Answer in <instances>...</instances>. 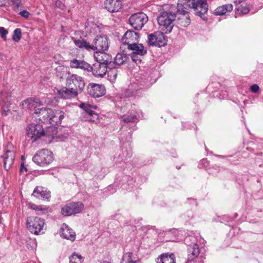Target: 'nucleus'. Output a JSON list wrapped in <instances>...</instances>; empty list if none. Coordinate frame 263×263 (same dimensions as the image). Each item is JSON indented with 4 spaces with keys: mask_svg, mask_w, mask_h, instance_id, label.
Here are the masks:
<instances>
[{
    "mask_svg": "<svg viewBox=\"0 0 263 263\" xmlns=\"http://www.w3.org/2000/svg\"><path fill=\"white\" fill-rule=\"evenodd\" d=\"M219 221L221 223H224L226 225L230 226L232 222V218L228 215H224L222 217L220 218Z\"/></svg>",
    "mask_w": 263,
    "mask_h": 263,
    "instance_id": "nucleus-41",
    "label": "nucleus"
},
{
    "mask_svg": "<svg viewBox=\"0 0 263 263\" xmlns=\"http://www.w3.org/2000/svg\"><path fill=\"white\" fill-rule=\"evenodd\" d=\"M200 263H203V260L200 261Z\"/></svg>",
    "mask_w": 263,
    "mask_h": 263,
    "instance_id": "nucleus-64",
    "label": "nucleus"
},
{
    "mask_svg": "<svg viewBox=\"0 0 263 263\" xmlns=\"http://www.w3.org/2000/svg\"><path fill=\"white\" fill-rule=\"evenodd\" d=\"M83 209L84 204L82 202H73L64 206L61 209V213L65 216H69L80 213Z\"/></svg>",
    "mask_w": 263,
    "mask_h": 263,
    "instance_id": "nucleus-12",
    "label": "nucleus"
},
{
    "mask_svg": "<svg viewBox=\"0 0 263 263\" xmlns=\"http://www.w3.org/2000/svg\"><path fill=\"white\" fill-rule=\"evenodd\" d=\"M211 85H209V86H208V89H210V87H211Z\"/></svg>",
    "mask_w": 263,
    "mask_h": 263,
    "instance_id": "nucleus-61",
    "label": "nucleus"
},
{
    "mask_svg": "<svg viewBox=\"0 0 263 263\" xmlns=\"http://www.w3.org/2000/svg\"><path fill=\"white\" fill-rule=\"evenodd\" d=\"M4 153L1 156L3 162L4 169L8 171L12 166L15 158V151L13 146L9 144L4 148Z\"/></svg>",
    "mask_w": 263,
    "mask_h": 263,
    "instance_id": "nucleus-7",
    "label": "nucleus"
},
{
    "mask_svg": "<svg viewBox=\"0 0 263 263\" xmlns=\"http://www.w3.org/2000/svg\"><path fill=\"white\" fill-rule=\"evenodd\" d=\"M101 263H110V262L105 260V261H103L101 262Z\"/></svg>",
    "mask_w": 263,
    "mask_h": 263,
    "instance_id": "nucleus-59",
    "label": "nucleus"
},
{
    "mask_svg": "<svg viewBox=\"0 0 263 263\" xmlns=\"http://www.w3.org/2000/svg\"><path fill=\"white\" fill-rule=\"evenodd\" d=\"M250 4H247L246 6L242 5L237 8L236 11L239 14H247L250 11Z\"/></svg>",
    "mask_w": 263,
    "mask_h": 263,
    "instance_id": "nucleus-39",
    "label": "nucleus"
},
{
    "mask_svg": "<svg viewBox=\"0 0 263 263\" xmlns=\"http://www.w3.org/2000/svg\"><path fill=\"white\" fill-rule=\"evenodd\" d=\"M186 22H185V24H184L183 25H182L184 27H187L191 23V20L190 18V17H186Z\"/></svg>",
    "mask_w": 263,
    "mask_h": 263,
    "instance_id": "nucleus-54",
    "label": "nucleus"
},
{
    "mask_svg": "<svg viewBox=\"0 0 263 263\" xmlns=\"http://www.w3.org/2000/svg\"><path fill=\"white\" fill-rule=\"evenodd\" d=\"M228 96V92L226 90H222L215 91L214 94L213 95L214 97H216L219 99L220 100L224 99L227 98Z\"/></svg>",
    "mask_w": 263,
    "mask_h": 263,
    "instance_id": "nucleus-38",
    "label": "nucleus"
},
{
    "mask_svg": "<svg viewBox=\"0 0 263 263\" xmlns=\"http://www.w3.org/2000/svg\"><path fill=\"white\" fill-rule=\"evenodd\" d=\"M157 263H176L175 255L173 254L163 253L156 259Z\"/></svg>",
    "mask_w": 263,
    "mask_h": 263,
    "instance_id": "nucleus-30",
    "label": "nucleus"
},
{
    "mask_svg": "<svg viewBox=\"0 0 263 263\" xmlns=\"http://www.w3.org/2000/svg\"><path fill=\"white\" fill-rule=\"evenodd\" d=\"M69 263H83L84 258L80 254L74 252L69 257Z\"/></svg>",
    "mask_w": 263,
    "mask_h": 263,
    "instance_id": "nucleus-35",
    "label": "nucleus"
},
{
    "mask_svg": "<svg viewBox=\"0 0 263 263\" xmlns=\"http://www.w3.org/2000/svg\"><path fill=\"white\" fill-rule=\"evenodd\" d=\"M35 114L42 116L44 121L48 120L52 125H58L65 117V112L60 110L42 107L35 110Z\"/></svg>",
    "mask_w": 263,
    "mask_h": 263,
    "instance_id": "nucleus-2",
    "label": "nucleus"
},
{
    "mask_svg": "<svg viewBox=\"0 0 263 263\" xmlns=\"http://www.w3.org/2000/svg\"><path fill=\"white\" fill-rule=\"evenodd\" d=\"M8 33V30L3 27H0V35L4 40H6V35Z\"/></svg>",
    "mask_w": 263,
    "mask_h": 263,
    "instance_id": "nucleus-47",
    "label": "nucleus"
},
{
    "mask_svg": "<svg viewBox=\"0 0 263 263\" xmlns=\"http://www.w3.org/2000/svg\"><path fill=\"white\" fill-rule=\"evenodd\" d=\"M215 156H216L218 158H226V157H231V156H226L219 155H215Z\"/></svg>",
    "mask_w": 263,
    "mask_h": 263,
    "instance_id": "nucleus-56",
    "label": "nucleus"
},
{
    "mask_svg": "<svg viewBox=\"0 0 263 263\" xmlns=\"http://www.w3.org/2000/svg\"><path fill=\"white\" fill-rule=\"evenodd\" d=\"M72 40L74 42L76 46L79 48L84 49L88 51H92L93 48L92 44H90L89 42H87L86 40L80 36L79 38L72 37Z\"/></svg>",
    "mask_w": 263,
    "mask_h": 263,
    "instance_id": "nucleus-24",
    "label": "nucleus"
},
{
    "mask_svg": "<svg viewBox=\"0 0 263 263\" xmlns=\"http://www.w3.org/2000/svg\"><path fill=\"white\" fill-rule=\"evenodd\" d=\"M45 220L39 217L30 216L27 219L26 226L32 234L39 235L45 233Z\"/></svg>",
    "mask_w": 263,
    "mask_h": 263,
    "instance_id": "nucleus-5",
    "label": "nucleus"
},
{
    "mask_svg": "<svg viewBox=\"0 0 263 263\" xmlns=\"http://www.w3.org/2000/svg\"><path fill=\"white\" fill-rule=\"evenodd\" d=\"M176 168L178 169V170H179L180 169V167H178V166H176Z\"/></svg>",
    "mask_w": 263,
    "mask_h": 263,
    "instance_id": "nucleus-62",
    "label": "nucleus"
},
{
    "mask_svg": "<svg viewBox=\"0 0 263 263\" xmlns=\"http://www.w3.org/2000/svg\"><path fill=\"white\" fill-rule=\"evenodd\" d=\"M129 60V54L125 53L123 52L118 53L114 58V61L112 63L114 64V68L116 65L120 66L127 62Z\"/></svg>",
    "mask_w": 263,
    "mask_h": 263,
    "instance_id": "nucleus-27",
    "label": "nucleus"
},
{
    "mask_svg": "<svg viewBox=\"0 0 263 263\" xmlns=\"http://www.w3.org/2000/svg\"><path fill=\"white\" fill-rule=\"evenodd\" d=\"M31 195L37 199L49 201L51 197L50 192L45 187L36 186Z\"/></svg>",
    "mask_w": 263,
    "mask_h": 263,
    "instance_id": "nucleus-18",
    "label": "nucleus"
},
{
    "mask_svg": "<svg viewBox=\"0 0 263 263\" xmlns=\"http://www.w3.org/2000/svg\"><path fill=\"white\" fill-rule=\"evenodd\" d=\"M86 93L94 98H100L105 95L106 88L104 85L90 83L87 86Z\"/></svg>",
    "mask_w": 263,
    "mask_h": 263,
    "instance_id": "nucleus-14",
    "label": "nucleus"
},
{
    "mask_svg": "<svg viewBox=\"0 0 263 263\" xmlns=\"http://www.w3.org/2000/svg\"><path fill=\"white\" fill-rule=\"evenodd\" d=\"M29 206L31 209L35 211L38 215H44L51 212L49 206L36 205L34 203H29Z\"/></svg>",
    "mask_w": 263,
    "mask_h": 263,
    "instance_id": "nucleus-28",
    "label": "nucleus"
},
{
    "mask_svg": "<svg viewBox=\"0 0 263 263\" xmlns=\"http://www.w3.org/2000/svg\"><path fill=\"white\" fill-rule=\"evenodd\" d=\"M110 69V71H108V73H110V77L112 75V77L115 79L117 76V71L116 69V67H115L114 68H109Z\"/></svg>",
    "mask_w": 263,
    "mask_h": 263,
    "instance_id": "nucleus-51",
    "label": "nucleus"
},
{
    "mask_svg": "<svg viewBox=\"0 0 263 263\" xmlns=\"http://www.w3.org/2000/svg\"><path fill=\"white\" fill-rule=\"evenodd\" d=\"M26 132L27 136L34 142L43 136L44 128L40 123H32L27 126Z\"/></svg>",
    "mask_w": 263,
    "mask_h": 263,
    "instance_id": "nucleus-10",
    "label": "nucleus"
},
{
    "mask_svg": "<svg viewBox=\"0 0 263 263\" xmlns=\"http://www.w3.org/2000/svg\"><path fill=\"white\" fill-rule=\"evenodd\" d=\"M194 126H195V124L194 123H193L192 124H190L186 122L182 123V127H183V128L190 129L191 128V127H192L193 128H194Z\"/></svg>",
    "mask_w": 263,
    "mask_h": 263,
    "instance_id": "nucleus-52",
    "label": "nucleus"
},
{
    "mask_svg": "<svg viewBox=\"0 0 263 263\" xmlns=\"http://www.w3.org/2000/svg\"><path fill=\"white\" fill-rule=\"evenodd\" d=\"M19 14L21 16H22V17H24L25 18H27L29 16L30 13H29V12L28 11H27L26 10H24L20 12H19Z\"/></svg>",
    "mask_w": 263,
    "mask_h": 263,
    "instance_id": "nucleus-50",
    "label": "nucleus"
},
{
    "mask_svg": "<svg viewBox=\"0 0 263 263\" xmlns=\"http://www.w3.org/2000/svg\"><path fill=\"white\" fill-rule=\"evenodd\" d=\"M123 181H126L127 183V185L128 186V187H127V186H126L125 184L123 183L121 186V187H122L123 189H126V190H130L131 189L133 188L134 181L132 177H130L128 176H125L123 177Z\"/></svg>",
    "mask_w": 263,
    "mask_h": 263,
    "instance_id": "nucleus-37",
    "label": "nucleus"
},
{
    "mask_svg": "<svg viewBox=\"0 0 263 263\" xmlns=\"http://www.w3.org/2000/svg\"><path fill=\"white\" fill-rule=\"evenodd\" d=\"M209 165V161L206 158H204L200 161L198 167L199 168H206Z\"/></svg>",
    "mask_w": 263,
    "mask_h": 263,
    "instance_id": "nucleus-42",
    "label": "nucleus"
},
{
    "mask_svg": "<svg viewBox=\"0 0 263 263\" xmlns=\"http://www.w3.org/2000/svg\"><path fill=\"white\" fill-rule=\"evenodd\" d=\"M259 87L257 84H254L250 87V90L252 92L256 93L258 91Z\"/></svg>",
    "mask_w": 263,
    "mask_h": 263,
    "instance_id": "nucleus-49",
    "label": "nucleus"
},
{
    "mask_svg": "<svg viewBox=\"0 0 263 263\" xmlns=\"http://www.w3.org/2000/svg\"><path fill=\"white\" fill-rule=\"evenodd\" d=\"M79 106L90 117V118L88 119L89 121L95 122L98 119L99 116L93 110L97 108L96 106L90 105L89 104L85 103H81Z\"/></svg>",
    "mask_w": 263,
    "mask_h": 263,
    "instance_id": "nucleus-20",
    "label": "nucleus"
},
{
    "mask_svg": "<svg viewBox=\"0 0 263 263\" xmlns=\"http://www.w3.org/2000/svg\"><path fill=\"white\" fill-rule=\"evenodd\" d=\"M176 17V12L163 11L160 13L157 20L159 27L165 33H170L174 26L173 22Z\"/></svg>",
    "mask_w": 263,
    "mask_h": 263,
    "instance_id": "nucleus-3",
    "label": "nucleus"
},
{
    "mask_svg": "<svg viewBox=\"0 0 263 263\" xmlns=\"http://www.w3.org/2000/svg\"><path fill=\"white\" fill-rule=\"evenodd\" d=\"M133 256L132 253L127 252L125 253L123 255L121 263H139L138 260H134L133 259Z\"/></svg>",
    "mask_w": 263,
    "mask_h": 263,
    "instance_id": "nucleus-36",
    "label": "nucleus"
},
{
    "mask_svg": "<svg viewBox=\"0 0 263 263\" xmlns=\"http://www.w3.org/2000/svg\"><path fill=\"white\" fill-rule=\"evenodd\" d=\"M97 62L101 64H105V66L108 68H113L114 64L112 63V58L111 56L104 52V51L97 52L94 55Z\"/></svg>",
    "mask_w": 263,
    "mask_h": 263,
    "instance_id": "nucleus-16",
    "label": "nucleus"
},
{
    "mask_svg": "<svg viewBox=\"0 0 263 263\" xmlns=\"http://www.w3.org/2000/svg\"><path fill=\"white\" fill-rule=\"evenodd\" d=\"M60 235L62 238L72 241L76 239L75 233L72 231L71 229L66 225L64 228H62V232H61Z\"/></svg>",
    "mask_w": 263,
    "mask_h": 263,
    "instance_id": "nucleus-32",
    "label": "nucleus"
},
{
    "mask_svg": "<svg viewBox=\"0 0 263 263\" xmlns=\"http://www.w3.org/2000/svg\"><path fill=\"white\" fill-rule=\"evenodd\" d=\"M122 120L124 123H134L137 120V115L131 112L129 115H124L122 117Z\"/></svg>",
    "mask_w": 263,
    "mask_h": 263,
    "instance_id": "nucleus-34",
    "label": "nucleus"
},
{
    "mask_svg": "<svg viewBox=\"0 0 263 263\" xmlns=\"http://www.w3.org/2000/svg\"><path fill=\"white\" fill-rule=\"evenodd\" d=\"M23 171H25V172H27V168L24 166V164L23 163H22L21 165V167H20V172H23Z\"/></svg>",
    "mask_w": 263,
    "mask_h": 263,
    "instance_id": "nucleus-55",
    "label": "nucleus"
},
{
    "mask_svg": "<svg viewBox=\"0 0 263 263\" xmlns=\"http://www.w3.org/2000/svg\"><path fill=\"white\" fill-rule=\"evenodd\" d=\"M32 160L37 165L43 167L53 161V155L51 151L42 149L37 152L32 157Z\"/></svg>",
    "mask_w": 263,
    "mask_h": 263,
    "instance_id": "nucleus-6",
    "label": "nucleus"
},
{
    "mask_svg": "<svg viewBox=\"0 0 263 263\" xmlns=\"http://www.w3.org/2000/svg\"><path fill=\"white\" fill-rule=\"evenodd\" d=\"M233 6L232 4H225L218 7L214 10L213 14L215 15H223L227 12H230L232 11Z\"/></svg>",
    "mask_w": 263,
    "mask_h": 263,
    "instance_id": "nucleus-31",
    "label": "nucleus"
},
{
    "mask_svg": "<svg viewBox=\"0 0 263 263\" xmlns=\"http://www.w3.org/2000/svg\"><path fill=\"white\" fill-rule=\"evenodd\" d=\"M142 56H140L139 54H129V57L131 58L133 62L139 63L142 61L141 57Z\"/></svg>",
    "mask_w": 263,
    "mask_h": 263,
    "instance_id": "nucleus-46",
    "label": "nucleus"
},
{
    "mask_svg": "<svg viewBox=\"0 0 263 263\" xmlns=\"http://www.w3.org/2000/svg\"><path fill=\"white\" fill-rule=\"evenodd\" d=\"M169 232H176V231H177V230L176 229H172V230H170L168 231Z\"/></svg>",
    "mask_w": 263,
    "mask_h": 263,
    "instance_id": "nucleus-60",
    "label": "nucleus"
},
{
    "mask_svg": "<svg viewBox=\"0 0 263 263\" xmlns=\"http://www.w3.org/2000/svg\"><path fill=\"white\" fill-rule=\"evenodd\" d=\"M0 98L2 101L1 112L2 116H7L11 111L10 95L5 90L0 92Z\"/></svg>",
    "mask_w": 263,
    "mask_h": 263,
    "instance_id": "nucleus-15",
    "label": "nucleus"
},
{
    "mask_svg": "<svg viewBox=\"0 0 263 263\" xmlns=\"http://www.w3.org/2000/svg\"><path fill=\"white\" fill-rule=\"evenodd\" d=\"M243 1V0H234V3H238L239 4L241 3Z\"/></svg>",
    "mask_w": 263,
    "mask_h": 263,
    "instance_id": "nucleus-57",
    "label": "nucleus"
},
{
    "mask_svg": "<svg viewBox=\"0 0 263 263\" xmlns=\"http://www.w3.org/2000/svg\"><path fill=\"white\" fill-rule=\"evenodd\" d=\"M191 9H193L195 15L207 22L208 17L205 15L208 11L207 0H182V15L187 13Z\"/></svg>",
    "mask_w": 263,
    "mask_h": 263,
    "instance_id": "nucleus-1",
    "label": "nucleus"
},
{
    "mask_svg": "<svg viewBox=\"0 0 263 263\" xmlns=\"http://www.w3.org/2000/svg\"><path fill=\"white\" fill-rule=\"evenodd\" d=\"M136 83L143 88L151 86L155 80L149 77L147 73L138 74L136 76Z\"/></svg>",
    "mask_w": 263,
    "mask_h": 263,
    "instance_id": "nucleus-19",
    "label": "nucleus"
},
{
    "mask_svg": "<svg viewBox=\"0 0 263 263\" xmlns=\"http://www.w3.org/2000/svg\"><path fill=\"white\" fill-rule=\"evenodd\" d=\"M147 21L148 17L143 12L134 13L129 18V24L135 30L141 29Z\"/></svg>",
    "mask_w": 263,
    "mask_h": 263,
    "instance_id": "nucleus-11",
    "label": "nucleus"
},
{
    "mask_svg": "<svg viewBox=\"0 0 263 263\" xmlns=\"http://www.w3.org/2000/svg\"><path fill=\"white\" fill-rule=\"evenodd\" d=\"M184 243L187 247V258L186 263H191L198 257L200 252L197 239L193 235L189 234L184 238Z\"/></svg>",
    "mask_w": 263,
    "mask_h": 263,
    "instance_id": "nucleus-4",
    "label": "nucleus"
},
{
    "mask_svg": "<svg viewBox=\"0 0 263 263\" xmlns=\"http://www.w3.org/2000/svg\"><path fill=\"white\" fill-rule=\"evenodd\" d=\"M92 51L97 52L105 51L107 50L109 47L108 40L107 35H97L92 43Z\"/></svg>",
    "mask_w": 263,
    "mask_h": 263,
    "instance_id": "nucleus-13",
    "label": "nucleus"
},
{
    "mask_svg": "<svg viewBox=\"0 0 263 263\" xmlns=\"http://www.w3.org/2000/svg\"><path fill=\"white\" fill-rule=\"evenodd\" d=\"M54 4L56 7L60 9L61 10H64L65 9V5L60 0L55 1Z\"/></svg>",
    "mask_w": 263,
    "mask_h": 263,
    "instance_id": "nucleus-48",
    "label": "nucleus"
},
{
    "mask_svg": "<svg viewBox=\"0 0 263 263\" xmlns=\"http://www.w3.org/2000/svg\"><path fill=\"white\" fill-rule=\"evenodd\" d=\"M140 34L138 32L132 30H127L121 39L122 44L128 46L130 44H136L139 42Z\"/></svg>",
    "mask_w": 263,
    "mask_h": 263,
    "instance_id": "nucleus-17",
    "label": "nucleus"
},
{
    "mask_svg": "<svg viewBox=\"0 0 263 263\" xmlns=\"http://www.w3.org/2000/svg\"><path fill=\"white\" fill-rule=\"evenodd\" d=\"M105 8L109 12H117L122 8L120 0H106L104 1Z\"/></svg>",
    "mask_w": 263,
    "mask_h": 263,
    "instance_id": "nucleus-21",
    "label": "nucleus"
},
{
    "mask_svg": "<svg viewBox=\"0 0 263 263\" xmlns=\"http://www.w3.org/2000/svg\"><path fill=\"white\" fill-rule=\"evenodd\" d=\"M12 5L13 6V9L16 11L18 8L22 7V3L21 0H11Z\"/></svg>",
    "mask_w": 263,
    "mask_h": 263,
    "instance_id": "nucleus-44",
    "label": "nucleus"
},
{
    "mask_svg": "<svg viewBox=\"0 0 263 263\" xmlns=\"http://www.w3.org/2000/svg\"><path fill=\"white\" fill-rule=\"evenodd\" d=\"M185 204H189L191 208L196 207L197 206V200L194 198H187Z\"/></svg>",
    "mask_w": 263,
    "mask_h": 263,
    "instance_id": "nucleus-43",
    "label": "nucleus"
},
{
    "mask_svg": "<svg viewBox=\"0 0 263 263\" xmlns=\"http://www.w3.org/2000/svg\"><path fill=\"white\" fill-rule=\"evenodd\" d=\"M184 217H187V219H191L193 217V212L192 211H189L186 214L184 215Z\"/></svg>",
    "mask_w": 263,
    "mask_h": 263,
    "instance_id": "nucleus-53",
    "label": "nucleus"
},
{
    "mask_svg": "<svg viewBox=\"0 0 263 263\" xmlns=\"http://www.w3.org/2000/svg\"><path fill=\"white\" fill-rule=\"evenodd\" d=\"M90 72L96 77H103L107 71L108 67L105 66V64H101L98 62L94 63L91 66Z\"/></svg>",
    "mask_w": 263,
    "mask_h": 263,
    "instance_id": "nucleus-22",
    "label": "nucleus"
},
{
    "mask_svg": "<svg viewBox=\"0 0 263 263\" xmlns=\"http://www.w3.org/2000/svg\"><path fill=\"white\" fill-rule=\"evenodd\" d=\"M67 85L76 93L83 91L85 83L82 77L75 74H71L67 79Z\"/></svg>",
    "mask_w": 263,
    "mask_h": 263,
    "instance_id": "nucleus-9",
    "label": "nucleus"
},
{
    "mask_svg": "<svg viewBox=\"0 0 263 263\" xmlns=\"http://www.w3.org/2000/svg\"><path fill=\"white\" fill-rule=\"evenodd\" d=\"M22 37V32L20 28L15 29L13 31L12 40L15 42H18Z\"/></svg>",
    "mask_w": 263,
    "mask_h": 263,
    "instance_id": "nucleus-40",
    "label": "nucleus"
},
{
    "mask_svg": "<svg viewBox=\"0 0 263 263\" xmlns=\"http://www.w3.org/2000/svg\"><path fill=\"white\" fill-rule=\"evenodd\" d=\"M238 215L237 213H235L234 214V217H232V221H233V220L234 219H236L237 217H238Z\"/></svg>",
    "mask_w": 263,
    "mask_h": 263,
    "instance_id": "nucleus-58",
    "label": "nucleus"
},
{
    "mask_svg": "<svg viewBox=\"0 0 263 263\" xmlns=\"http://www.w3.org/2000/svg\"><path fill=\"white\" fill-rule=\"evenodd\" d=\"M122 151V158H124L125 160H127L128 158H130L132 156V152L130 149L127 151L124 149L123 148Z\"/></svg>",
    "mask_w": 263,
    "mask_h": 263,
    "instance_id": "nucleus-45",
    "label": "nucleus"
},
{
    "mask_svg": "<svg viewBox=\"0 0 263 263\" xmlns=\"http://www.w3.org/2000/svg\"><path fill=\"white\" fill-rule=\"evenodd\" d=\"M21 159L23 160L24 159V156H21Z\"/></svg>",
    "mask_w": 263,
    "mask_h": 263,
    "instance_id": "nucleus-63",
    "label": "nucleus"
},
{
    "mask_svg": "<svg viewBox=\"0 0 263 263\" xmlns=\"http://www.w3.org/2000/svg\"><path fill=\"white\" fill-rule=\"evenodd\" d=\"M167 36L161 31H155L147 36V43L149 46L161 47L166 45Z\"/></svg>",
    "mask_w": 263,
    "mask_h": 263,
    "instance_id": "nucleus-8",
    "label": "nucleus"
},
{
    "mask_svg": "<svg viewBox=\"0 0 263 263\" xmlns=\"http://www.w3.org/2000/svg\"><path fill=\"white\" fill-rule=\"evenodd\" d=\"M127 49L133 51L132 53L134 54H139L140 56H143L147 53V50L144 48L141 44H130L127 46Z\"/></svg>",
    "mask_w": 263,
    "mask_h": 263,
    "instance_id": "nucleus-25",
    "label": "nucleus"
},
{
    "mask_svg": "<svg viewBox=\"0 0 263 263\" xmlns=\"http://www.w3.org/2000/svg\"><path fill=\"white\" fill-rule=\"evenodd\" d=\"M22 105L25 108L32 110H34V113L35 114V110L39 109L37 108V106L41 105V102L39 99H33L32 98H28L22 102Z\"/></svg>",
    "mask_w": 263,
    "mask_h": 263,
    "instance_id": "nucleus-26",
    "label": "nucleus"
},
{
    "mask_svg": "<svg viewBox=\"0 0 263 263\" xmlns=\"http://www.w3.org/2000/svg\"><path fill=\"white\" fill-rule=\"evenodd\" d=\"M57 134V128L54 126H49L44 129V134L43 136H45L47 138L53 139Z\"/></svg>",
    "mask_w": 263,
    "mask_h": 263,
    "instance_id": "nucleus-33",
    "label": "nucleus"
},
{
    "mask_svg": "<svg viewBox=\"0 0 263 263\" xmlns=\"http://www.w3.org/2000/svg\"><path fill=\"white\" fill-rule=\"evenodd\" d=\"M70 66L71 68L81 69L84 71L90 72L91 65L84 60H79L76 59L71 60Z\"/></svg>",
    "mask_w": 263,
    "mask_h": 263,
    "instance_id": "nucleus-23",
    "label": "nucleus"
},
{
    "mask_svg": "<svg viewBox=\"0 0 263 263\" xmlns=\"http://www.w3.org/2000/svg\"><path fill=\"white\" fill-rule=\"evenodd\" d=\"M58 93L63 98L65 99H71L74 98L78 95V93L76 91L71 89L70 88L64 87L58 90Z\"/></svg>",
    "mask_w": 263,
    "mask_h": 263,
    "instance_id": "nucleus-29",
    "label": "nucleus"
}]
</instances>
